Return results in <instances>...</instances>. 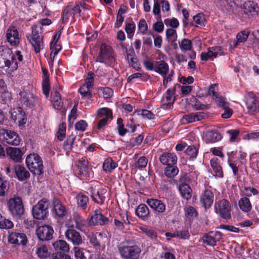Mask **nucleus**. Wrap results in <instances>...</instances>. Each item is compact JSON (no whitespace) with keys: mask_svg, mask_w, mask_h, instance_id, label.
I'll use <instances>...</instances> for the list:
<instances>
[{"mask_svg":"<svg viewBox=\"0 0 259 259\" xmlns=\"http://www.w3.org/2000/svg\"><path fill=\"white\" fill-rule=\"evenodd\" d=\"M159 160L163 165H174L177 162V157L174 153H164L160 156Z\"/></svg>","mask_w":259,"mask_h":259,"instance_id":"393cba45","label":"nucleus"},{"mask_svg":"<svg viewBox=\"0 0 259 259\" xmlns=\"http://www.w3.org/2000/svg\"><path fill=\"white\" fill-rule=\"evenodd\" d=\"M249 32L247 30H244L239 32L236 36V41L233 42V45H231V48L234 49L237 48L239 43L245 42L248 38Z\"/></svg>","mask_w":259,"mask_h":259,"instance_id":"2f4dec72","label":"nucleus"},{"mask_svg":"<svg viewBox=\"0 0 259 259\" xmlns=\"http://www.w3.org/2000/svg\"><path fill=\"white\" fill-rule=\"evenodd\" d=\"M136 215L143 221L148 220L149 217V210L146 205L140 204L136 209Z\"/></svg>","mask_w":259,"mask_h":259,"instance_id":"c85d7f7f","label":"nucleus"},{"mask_svg":"<svg viewBox=\"0 0 259 259\" xmlns=\"http://www.w3.org/2000/svg\"><path fill=\"white\" fill-rule=\"evenodd\" d=\"M89 162L85 158H82L79 160L78 167L79 172L84 176H87L91 171V168L88 165Z\"/></svg>","mask_w":259,"mask_h":259,"instance_id":"72a5a7b5","label":"nucleus"},{"mask_svg":"<svg viewBox=\"0 0 259 259\" xmlns=\"http://www.w3.org/2000/svg\"><path fill=\"white\" fill-rule=\"evenodd\" d=\"M243 11L244 14L250 18L258 15L259 8L255 3L248 1L243 4Z\"/></svg>","mask_w":259,"mask_h":259,"instance_id":"6ab92c4d","label":"nucleus"},{"mask_svg":"<svg viewBox=\"0 0 259 259\" xmlns=\"http://www.w3.org/2000/svg\"><path fill=\"white\" fill-rule=\"evenodd\" d=\"M179 172V169L177 166L173 165H167L165 168L164 174L168 178H172L176 176Z\"/></svg>","mask_w":259,"mask_h":259,"instance_id":"a18cd8bd","label":"nucleus"},{"mask_svg":"<svg viewBox=\"0 0 259 259\" xmlns=\"http://www.w3.org/2000/svg\"><path fill=\"white\" fill-rule=\"evenodd\" d=\"M98 116L101 117H107L109 119L112 116V113L110 109L108 108H102L99 109L97 111Z\"/></svg>","mask_w":259,"mask_h":259,"instance_id":"5fc2aeb1","label":"nucleus"},{"mask_svg":"<svg viewBox=\"0 0 259 259\" xmlns=\"http://www.w3.org/2000/svg\"><path fill=\"white\" fill-rule=\"evenodd\" d=\"M51 101L54 108L56 110H60L63 106V103L60 93L57 91H54L52 93Z\"/></svg>","mask_w":259,"mask_h":259,"instance_id":"c756f323","label":"nucleus"},{"mask_svg":"<svg viewBox=\"0 0 259 259\" xmlns=\"http://www.w3.org/2000/svg\"><path fill=\"white\" fill-rule=\"evenodd\" d=\"M43 93L46 96L47 98H48L50 94V82L49 77L47 76H45L43 82L42 84Z\"/></svg>","mask_w":259,"mask_h":259,"instance_id":"052dcab7","label":"nucleus"},{"mask_svg":"<svg viewBox=\"0 0 259 259\" xmlns=\"http://www.w3.org/2000/svg\"><path fill=\"white\" fill-rule=\"evenodd\" d=\"M14 170L17 179L21 181H24L30 177V174L24 166L17 164L14 167Z\"/></svg>","mask_w":259,"mask_h":259,"instance_id":"a878e982","label":"nucleus"},{"mask_svg":"<svg viewBox=\"0 0 259 259\" xmlns=\"http://www.w3.org/2000/svg\"><path fill=\"white\" fill-rule=\"evenodd\" d=\"M54 209L56 215L60 218L64 217L67 213L65 207L58 200H56L54 202Z\"/></svg>","mask_w":259,"mask_h":259,"instance_id":"e433bc0d","label":"nucleus"},{"mask_svg":"<svg viewBox=\"0 0 259 259\" xmlns=\"http://www.w3.org/2000/svg\"><path fill=\"white\" fill-rule=\"evenodd\" d=\"M81 8L83 9V7L81 5H77L74 6L71 5L67 6L64 9L62 13V19L63 23H66L69 19V15L68 12H70V15L72 17L78 16L79 15Z\"/></svg>","mask_w":259,"mask_h":259,"instance_id":"9b49d317","label":"nucleus"},{"mask_svg":"<svg viewBox=\"0 0 259 259\" xmlns=\"http://www.w3.org/2000/svg\"><path fill=\"white\" fill-rule=\"evenodd\" d=\"M118 249L121 256L126 259H137L141 252L138 245L130 243L121 244Z\"/></svg>","mask_w":259,"mask_h":259,"instance_id":"20e7f679","label":"nucleus"},{"mask_svg":"<svg viewBox=\"0 0 259 259\" xmlns=\"http://www.w3.org/2000/svg\"><path fill=\"white\" fill-rule=\"evenodd\" d=\"M36 253L39 258H44L50 255L48 247L45 245H41L37 247Z\"/></svg>","mask_w":259,"mask_h":259,"instance_id":"603ef678","label":"nucleus"},{"mask_svg":"<svg viewBox=\"0 0 259 259\" xmlns=\"http://www.w3.org/2000/svg\"><path fill=\"white\" fill-rule=\"evenodd\" d=\"M50 49L51 50V59L53 62L55 56L58 54L59 51L61 49V46L58 44H50Z\"/></svg>","mask_w":259,"mask_h":259,"instance_id":"bf43d9fd","label":"nucleus"},{"mask_svg":"<svg viewBox=\"0 0 259 259\" xmlns=\"http://www.w3.org/2000/svg\"><path fill=\"white\" fill-rule=\"evenodd\" d=\"M13 226V223L11 220L6 219L0 212V229H10Z\"/></svg>","mask_w":259,"mask_h":259,"instance_id":"c03bdc74","label":"nucleus"},{"mask_svg":"<svg viewBox=\"0 0 259 259\" xmlns=\"http://www.w3.org/2000/svg\"><path fill=\"white\" fill-rule=\"evenodd\" d=\"M65 237L73 245H78L82 243V239L80 234L74 229H68L65 233Z\"/></svg>","mask_w":259,"mask_h":259,"instance_id":"412c9836","label":"nucleus"},{"mask_svg":"<svg viewBox=\"0 0 259 259\" xmlns=\"http://www.w3.org/2000/svg\"><path fill=\"white\" fill-rule=\"evenodd\" d=\"M7 207L10 214L16 219H21L24 214V205L20 197H14L8 200Z\"/></svg>","mask_w":259,"mask_h":259,"instance_id":"f03ea898","label":"nucleus"},{"mask_svg":"<svg viewBox=\"0 0 259 259\" xmlns=\"http://www.w3.org/2000/svg\"><path fill=\"white\" fill-rule=\"evenodd\" d=\"M9 190V183L0 174V196H5Z\"/></svg>","mask_w":259,"mask_h":259,"instance_id":"4c0bfd02","label":"nucleus"},{"mask_svg":"<svg viewBox=\"0 0 259 259\" xmlns=\"http://www.w3.org/2000/svg\"><path fill=\"white\" fill-rule=\"evenodd\" d=\"M222 237V234L219 231L210 232L203 237V242L210 246H215Z\"/></svg>","mask_w":259,"mask_h":259,"instance_id":"aec40b11","label":"nucleus"},{"mask_svg":"<svg viewBox=\"0 0 259 259\" xmlns=\"http://www.w3.org/2000/svg\"><path fill=\"white\" fill-rule=\"evenodd\" d=\"M215 85V84L211 85L208 90V94L213 98L218 106L222 108H226L228 105V103L226 102V99L215 92L214 88Z\"/></svg>","mask_w":259,"mask_h":259,"instance_id":"4be33fe9","label":"nucleus"},{"mask_svg":"<svg viewBox=\"0 0 259 259\" xmlns=\"http://www.w3.org/2000/svg\"><path fill=\"white\" fill-rule=\"evenodd\" d=\"M66 126L65 123H62L59 125V130L57 132V136L58 139L60 141H62L64 139L66 135Z\"/></svg>","mask_w":259,"mask_h":259,"instance_id":"680f3d73","label":"nucleus"},{"mask_svg":"<svg viewBox=\"0 0 259 259\" xmlns=\"http://www.w3.org/2000/svg\"><path fill=\"white\" fill-rule=\"evenodd\" d=\"M206 136L208 140L210 142H216L221 140L222 136L220 133L217 131H209L207 133Z\"/></svg>","mask_w":259,"mask_h":259,"instance_id":"49530a36","label":"nucleus"},{"mask_svg":"<svg viewBox=\"0 0 259 259\" xmlns=\"http://www.w3.org/2000/svg\"><path fill=\"white\" fill-rule=\"evenodd\" d=\"M186 154L189 156L190 158H196L198 151L197 149L194 146H189L185 150Z\"/></svg>","mask_w":259,"mask_h":259,"instance_id":"69168bd1","label":"nucleus"},{"mask_svg":"<svg viewBox=\"0 0 259 259\" xmlns=\"http://www.w3.org/2000/svg\"><path fill=\"white\" fill-rule=\"evenodd\" d=\"M166 36L171 43L175 42L177 38L176 30L173 28H168L166 30Z\"/></svg>","mask_w":259,"mask_h":259,"instance_id":"4d7b16f0","label":"nucleus"},{"mask_svg":"<svg viewBox=\"0 0 259 259\" xmlns=\"http://www.w3.org/2000/svg\"><path fill=\"white\" fill-rule=\"evenodd\" d=\"M179 191L183 198L189 200L191 198L192 189L188 184L181 183L179 185Z\"/></svg>","mask_w":259,"mask_h":259,"instance_id":"7c9ffc66","label":"nucleus"},{"mask_svg":"<svg viewBox=\"0 0 259 259\" xmlns=\"http://www.w3.org/2000/svg\"><path fill=\"white\" fill-rule=\"evenodd\" d=\"M20 100L21 102L25 105L27 107H31L35 101L34 96L26 92L22 91L19 93Z\"/></svg>","mask_w":259,"mask_h":259,"instance_id":"cd10ccee","label":"nucleus"},{"mask_svg":"<svg viewBox=\"0 0 259 259\" xmlns=\"http://www.w3.org/2000/svg\"><path fill=\"white\" fill-rule=\"evenodd\" d=\"M76 200L78 207L83 209L87 208L89 202V198L87 195L79 193L76 195Z\"/></svg>","mask_w":259,"mask_h":259,"instance_id":"58836bf2","label":"nucleus"},{"mask_svg":"<svg viewBox=\"0 0 259 259\" xmlns=\"http://www.w3.org/2000/svg\"><path fill=\"white\" fill-rule=\"evenodd\" d=\"M0 137L7 143L15 146L18 145L21 141L16 132L4 128L0 130Z\"/></svg>","mask_w":259,"mask_h":259,"instance_id":"1a4fd4ad","label":"nucleus"},{"mask_svg":"<svg viewBox=\"0 0 259 259\" xmlns=\"http://www.w3.org/2000/svg\"><path fill=\"white\" fill-rule=\"evenodd\" d=\"M138 114L145 119H152L154 118V114L150 111L146 109L139 111Z\"/></svg>","mask_w":259,"mask_h":259,"instance_id":"774afa93","label":"nucleus"},{"mask_svg":"<svg viewBox=\"0 0 259 259\" xmlns=\"http://www.w3.org/2000/svg\"><path fill=\"white\" fill-rule=\"evenodd\" d=\"M6 38L11 46H16L20 42V36L17 29L11 26L7 30Z\"/></svg>","mask_w":259,"mask_h":259,"instance_id":"dca6fc26","label":"nucleus"},{"mask_svg":"<svg viewBox=\"0 0 259 259\" xmlns=\"http://www.w3.org/2000/svg\"><path fill=\"white\" fill-rule=\"evenodd\" d=\"M226 133L229 135V141L231 142H238L239 139L238 136L240 131L238 129L230 130L226 131Z\"/></svg>","mask_w":259,"mask_h":259,"instance_id":"3c124183","label":"nucleus"},{"mask_svg":"<svg viewBox=\"0 0 259 259\" xmlns=\"http://www.w3.org/2000/svg\"><path fill=\"white\" fill-rule=\"evenodd\" d=\"M10 113L11 114V120L15 123L21 126L26 123L27 118L25 112L20 107L11 109Z\"/></svg>","mask_w":259,"mask_h":259,"instance_id":"9d476101","label":"nucleus"},{"mask_svg":"<svg viewBox=\"0 0 259 259\" xmlns=\"http://www.w3.org/2000/svg\"><path fill=\"white\" fill-rule=\"evenodd\" d=\"M75 140V137L74 135H70L64 142L63 148L67 152H68L72 150Z\"/></svg>","mask_w":259,"mask_h":259,"instance_id":"de8ad7c7","label":"nucleus"},{"mask_svg":"<svg viewBox=\"0 0 259 259\" xmlns=\"http://www.w3.org/2000/svg\"><path fill=\"white\" fill-rule=\"evenodd\" d=\"M126 60L128 61L129 65L133 67L135 69L139 70L141 69L140 65L138 61L137 58L136 57V55L126 58Z\"/></svg>","mask_w":259,"mask_h":259,"instance_id":"13d9d810","label":"nucleus"},{"mask_svg":"<svg viewBox=\"0 0 259 259\" xmlns=\"http://www.w3.org/2000/svg\"><path fill=\"white\" fill-rule=\"evenodd\" d=\"M26 164L32 173L40 175L43 172L41 158L37 153H30L26 158Z\"/></svg>","mask_w":259,"mask_h":259,"instance_id":"39448f33","label":"nucleus"},{"mask_svg":"<svg viewBox=\"0 0 259 259\" xmlns=\"http://www.w3.org/2000/svg\"><path fill=\"white\" fill-rule=\"evenodd\" d=\"M194 21L197 25L204 26L205 24V18L204 15L202 13H199L193 17Z\"/></svg>","mask_w":259,"mask_h":259,"instance_id":"e2e57ef3","label":"nucleus"},{"mask_svg":"<svg viewBox=\"0 0 259 259\" xmlns=\"http://www.w3.org/2000/svg\"><path fill=\"white\" fill-rule=\"evenodd\" d=\"M213 194L209 190L204 191L200 196V200L205 208L210 207L213 202Z\"/></svg>","mask_w":259,"mask_h":259,"instance_id":"b1692460","label":"nucleus"},{"mask_svg":"<svg viewBox=\"0 0 259 259\" xmlns=\"http://www.w3.org/2000/svg\"><path fill=\"white\" fill-rule=\"evenodd\" d=\"M146 202L156 212L163 213L165 210V205L161 200L156 199H148Z\"/></svg>","mask_w":259,"mask_h":259,"instance_id":"5701e85b","label":"nucleus"},{"mask_svg":"<svg viewBox=\"0 0 259 259\" xmlns=\"http://www.w3.org/2000/svg\"><path fill=\"white\" fill-rule=\"evenodd\" d=\"M41 27L37 25L32 27L31 34H27L26 38L34 49L36 53H38L44 48V43L40 36Z\"/></svg>","mask_w":259,"mask_h":259,"instance_id":"7ed1b4c3","label":"nucleus"},{"mask_svg":"<svg viewBox=\"0 0 259 259\" xmlns=\"http://www.w3.org/2000/svg\"><path fill=\"white\" fill-rule=\"evenodd\" d=\"M49 201L46 198L40 200L32 209V214L34 218L41 220L45 219L49 214Z\"/></svg>","mask_w":259,"mask_h":259,"instance_id":"423d86ee","label":"nucleus"},{"mask_svg":"<svg viewBox=\"0 0 259 259\" xmlns=\"http://www.w3.org/2000/svg\"><path fill=\"white\" fill-rule=\"evenodd\" d=\"M85 225V220L78 214H74L67 222L68 227L75 228L80 231L82 230Z\"/></svg>","mask_w":259,"mask_h":259,"instance_id":"2eb2a0df","label":"nucleus"},{"mask_svg":"<svg viewBox=\"0 0 259 259\" xmlns=\"http://www.w3.org/2000/svg\"><path fill=\"white\" fill-rule=\"evenodd\" d=\"M121 47L123 54L126 58L131 57L132 56H135V53L133 47L131 46L125 45L123 43L120 44Z\"/></svg>","mask_w":259,"mask_h":259,"instance_id":"09e8293b","label":"nucleus"},{"mask_svg":"<svg viewBox=\"0 0 259 259\" xmlns=\"http://www.w3.org/2000/svg\"><path fill=\"white\" fill-rule=\"evenodd\" d=\"M169 70L168 64L163 61L156 62L155 63V71L161 76L167 74Z\"/></svg>","mask_w":259,"mask_h":259,"instance_id":"f704fd0d","label":"nucleus"},{"mask_svg":"<svg viewBox=\"0 0 259 259\" xmlns=\"http://www.w3.org/2000/svg\"><path fill=\"white\" fill-rule=\"evenodd\" d=\"M175 90L174 89H168L163 95V99L165 100L166 102H170L174 103L175 101Z\"/></svg>","mask_w":259,"mask_h":259,"instance_id":"6e6d98bb","label":"nucleus"},{"mask_svg":"<svg viewBox=\"0 0 259 259\" xmlns=\"http://www.w3.org/2000/svg\"><path fill=\"white\" fill-rule=\"evenodd\" d=\"M23 60V56L19 51H16L13 53L12 51L4 46H0V68L3 69L6 72L10 74L18 68V63Z\"/></svg>","mask_w":259,"mask_h":259,"instance_id":"f257e3e1","label":"nucleus"},{"mask_svg":"<svg viewBox=\"0 0 259 259\" xmlns=\"http://www.w3.org/2000/svg\"><path fill=\"white\" fill-rule=\"evenodd\" d=\"M240 208L244 212L249 211L252 208L249 199L247 197H243L240 199L238 202Z\"/></svg>","mask_w":259,"mask_h":259,"instance_id":"37998d69","label":"nucleus"},{"mask_svg":"<svg viewBox=\"0 0 259 259\" xmlns=\"http://www.w3.org/2000/svg\"><path fill=\"white\" fill-rule=\"evenodd\" d=\"M210 164L214 173V176L219 178H222L223 177V172L222 167L219 164L218 158H214L211 159L210 160Z\"/></svg>","mask_w":259,"mask_h":259,"instance_id":"c9c22d12","label":"nucleus"},{"mask_svg":"<svg viewBox=\"0 0 259 259\" xmlns=\"http://www.w3.org/2000/svg\"><path fill=\"white\" fill-rule=\"evenodd\" d=\"M88 221L90 226L104 225L108 223V219L101 213L100 209H96L88 218Z\"/></svg>","mask_w":259,"mask_h":259,"instance_id":"f8f14e48","label":"nucleus"},{"mask_svg":"<svg viewBox=\"0 0 259 259\" xmlns=\"http://www.w3.org/2000/svg\"><path fill=\"white\" fill-rule=\"evenodd\" d=\"M53 246L56 250H62L64 252H69L70 248L67 242L62 240H59L53 243Z\"/></svg>","mask_w":259,"mask_h":259,"instance_id":"a19ab883","label":"nucleus"},{"mask_svg":"<svg viewBox=\"0 0 259 259\" xmlns=\"http://www.w3.org/2000/svg\"><path fill=\"white\" fill-rule=\"evenodd\" d=\"M118 166V164L112 158L106 159L103 163V169L106 173H111Z\"/></svg>","mask_w":259,"mask_h":259,"instance_id":"473e14b6","label":"nucleus"},{"mask_svg":"<svg viewBox=\"0 0 259 259\" xmlns=\"http://www.w3.org/2000/svg\"><path fill=\"white\" fill-rule=\"evenodd\" d=\"M7 154L15 162H20L22 159L23 153L18 148L10 147L7 149Z\"/></svg>","mask_w":259,"mask_h":259,"instance_id":"bb28decb","label":"nucleus"},{"mask_svg":"<svg viewBox=\"0 0 259 259\" xmlns=\"http://www.w3.org/2000/svg\"><path fill=\"white\" fill-rule=\"evenodd\" d=\"M245 103L247 109L250 112L259 110V95L249 93L245 97Z\"/></svg>","mask_w":259,"mask_h":259,"instance_id":"4468645a","label":"nucleus"},{"mask_svg":"<svg viewBox=\"0 0 259 259\" xmlns=\"http://www.w3.org/2000/svg\"><path fill=\"white\" fill-rule=\"evenodd\" d=\"M215 211L222 218L229 220L231 218V207L230 202L226 200L222 199L215 202Z\"/></svg>","mask_w":259,"mask_h":259,"instance_id":"6e6552de","label":"nucleus"},{"mask_svg":"<svg viewBox=\"0 0 259 259\" xmlns=\"http://www.w3.org/2000/svg\"><path fill=\"white\" fill-rule=\"evenodd\" d=\"M114 58L112 56L110 49L108 47L102 45L100 48L99 56L97 61L101 63H108L114 61Z\"/></svg>","mask_w":259,"mask_h":259,"instance_id":"a211bd4d","label":"nucleus"},{"mask_svg":"<svg viewBox=\"0 0 259 259\" xmlns=\"http://www.w3.org/2000/svg\"><path fill=\"white\" fill-rule=\"evenodd\" d=\"M88 191L95 203L100 205L103 203L105 199V194L107 193L106 189L98 184L94 187L89 188Z\"/></svg>","mask_w":259,"mask_h":259,"instance_id":"0eeeda50","label":"nucleus"},{"mask_svg":"<svg viewBox=\"0 0 259 259\" xmlns=\"http://www.w3.org/2000/svg\"><path fill=\"white\" fill-rule=\"evenodd\" d=\"M164 259H176L175 255V251L174 249L170 248L164 247Z\"/></svg>","mask_w":259,"mask_h":259,"instance_id":"0e129e2a","label":"nucleus"},{"mask_svg":"<svg viewBox=\"0 0 259 259\" xmlns=\"http://www.w3.org/2000/svg\"><path fill=\"white\" fill-rule=\"evenodd\" d=\"M36 233L39 240L42 241L50 240L53 237L54 229L49 225L40 226L36 229Z\"/></svg>","mask_w":259,"mask_h":259,"instance_id":"ddd939ff","label":"nucleus"},{"mask_svg":"<svg viewBox=\"0 0 259 259\" xmlns=\"http://www.w3.org/2000/svg\"><path fill=\"white\" fill-rule=\"evenodd\" d=\"M74 255L77 259H85L84 249L78 247H74L73 248Z\"/></svg>","mask_w":259,"mask_h":259,"instance_id":"338daca9","label":"nucleus"},{"mask_svg":"<svg viewBox=\"0 0 259 259\" xmlns=\"http://www.w3.org/2000/svg\"><path fill=\"white\" fill-rule=\"evenodd\" d=\"M91 89L84 85H82L79 89V92L81 96V98L87 100L88 103L90 101H92V94L91 92Z\"/></svg>","mask_w":259,"mask_h":259,"instance_id":"79ce46f5","label":"nucleus"},{"mask_svg":"<svg viewBox=\"0 0 259 259\" xmlns=\"http://www.w3.org/2000/svg\"><path fill=\"white\" fill-rule=\"evenodd\" d=\"M136 30V24L134 22L126 23L125 26V31L127 33V37L132 39Z\"/></svg>","mask_w":259,"mask_h":259,"instance_id":"8fccbe9b","label":"nucleus"},{"mask_svg":"<svg viewBox=\"0 0 259 259\" xmlns=\"http://www.w3.org/2000/svg\"><path fill=\"white\" fill-rule=\"evenodd\" d=\"M139 229L151 239H155L157 238L156 232L151 227L142 226L139 227Z\"/></svg>","mask_w":259,"mask_h":259,"instance_id":"ea45409f","label":"nucleus"},{"mask_svg":"<svg viewBox=\"0 0 259 259\" xmlns=\"http://www.w3.org/2000/svg\"><path fill=\"white\" fill-rule=\"evenodd\" d=\"M179 45L182 51H190L193 46L191 41L187 38L183 39Z\"/></svg>","mask_w":259,"mask_h":259,"instance_id":"864d4df0","label":"nucleus"},{"mask_svg":"<svg viewBox=\"0 0 259 259\" xmlns=\"http://www.w3.org/2000/svg\"><path fill=\"white\" fill-rule=\"evenodd\" d=\"M8 241L12 244L24 245L27 242V237L24 233L12 232L9 235Z\"/></svg>","mask_w":259,"mask_h":259,"instance_id":"f3484780","label":"nucleus"}]
</instances>
